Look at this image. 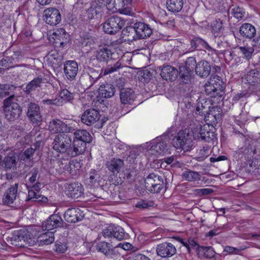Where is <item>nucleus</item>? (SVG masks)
<instances>
[{"label":"nucleus","instance_id":"nucleus-1","mask_svg":"<svg viewBox=\"0 0 260 260\" xmlns=\"http://www.w3.org/2000/svg\"><path fill=\"white\" fill-rule=\"evenodd\" d=\"M150 148L147 151L144 157H146V160L149 162H172L175 161L176 162H179L177 160V156L172 155L164 159H158L162 156L165 153L167 145L161 138H158L153 140L150 143Z\"/></svg>","mask_w":260,"mask_h":260},{"label":"nucleus","instance_id":"nucleus-2","mask_svg":"<svg viewBox=\"0 0 260 260\" xmlns=\"http://www.w3.org/2000/svg\"><path fill=\"white\" fill-rule=\"evenodd\" d=\"M31 135H34L35 137V140L36 143L35 144V149L30 148L26 150L24 152L20 154V156L18 157L16 154L13 151H9L7 154V156L5 157L3 160V162H16L20 159L21 161H30L33 156V154L35 151V149L39 148L42 140L44 138V135L40 131L31 132Z\"/></svg>","mask_w":260,"mask_h":260},{"label":"nucleus","instance_id":"nucleus-3","mask_svg":"<svg viewBox=\"0 0 260 260\" xmlns=\"http://www.w3.org/2000/svg\"><path fill=\"white\" fill-rule=\"evenodd\" d=\"M74 136L73 156L82 153L85 150L86 143L90 142L92 139L90 134L84 129L77 130L74 132Z\"/></svg>","mask_w":260,"mask_h":260},{"label":"nucleus","instance_id":"nucleus-4","mask_svg":"<svg viewBox=\"0 0 260 260\" xmlns=\"http://www.w3.org/2000/svg\"><path fill=\"white\" fill-rule=\"evenodd\" d=\"M4 111L6 117L9 121L18 119L21 113V110L17 103V97L11 95L4 102Z\"/></svg>","mask_w":260,"mask_h":260},{"label":"nucleus","instance_id":"nucleus-5","mask_svg":"<svg viewBox=\"0 0 260 260\" xmlns=\"http://www.w3.org/2000/svg\"><path fill=\"white\" fill-rule=\"evenodd\" d=\"M173 145L177 149L184 152L190 150L193 144L189 129H185L179 132L173 139Z\"/></svg>","mask_w":260,"mask_h":260},{"label":"nucleus","instance_id":"nucleus-6","mask_svg":"<svg viewBox=\"0 0 260 260\" xmlns=\"http://www.w3.org/2000/svg\"><path fill=\"white\" fill-rule=\"evenodd\" d=\"M125 23V21L123 18L113 15L108 18L103 24V30L108 34H115L124 26Z\"/></svg>","mask_w":260,"mask_h":260},{"label":"nucleus","instance_id":"nucleus-7","mask_svg":"<svg viewBox=\"0 0 260 260\" xmlns=\"http://www.w3.org/2000/svg\"><path fill=\"white\" fill-rule=\"evenodd\" d=\"M145 186L151 193H159L164 187L163 178L154 173L150 174L145 179Z\"/></svg>","mask_w":260,"mask_h":260},{"label":"nucleus","instance_id":"nucleus-8","mask_svg":"<svg viewBox=\"0 0 260 260\" xmlns=\"http://www.w3.org/2000/svg\"><path fill=\"white\" fill-rule=\"evenodd\" d=\"M102 234L105 238H113L119 241L126 239L128 237V234L120 226L110 225L103 229Z\"/></svg>","mask_w":260,"mask_h":260},{"label":"nucleus","instance_id":"nucleus-9","mask_svg":"<svg viewBox=\"0 0 260 260\" xmlns=\"http://www.w3.org/2000/svg\"><path fill=\"white\" fill-rule=\"evenodd\" d=\"M222 81L219 76L211 78L205 85L206 94L211 97L215 96L222 90Z\"/></svg>","mask_w":260,"mask_h":260},{"label":"nucleus","instance_id":"nucleus-10","mask_svg":"<svg viewBox=\"0 0 260 260\" xmlns=\"http://www.w3.org/2000/svg\"><path fill=\"white\" fill-rule=\"evenodd\" d=\"M71 137L67 134L57 135L52 143L53 148L57 152H63L71 144Z\"/></svg>","mask_w":260,"mask_h":260},{"label":"nucleus","instance_id":"nucleus-11","mask_svg":"<svg viewBox=\"0 0 260 260\" xmlns=\"http://www.w3.org/2000/svg\"><path fill=\"white\" fill-rule=\"evenodd\" d=\"M64 192L67 196L74 199L84 197V188L78 182L67 183L64 184Z\"/></svg>","mask_w":260,"mask_h":260},{"label":"nucleus","instance_id":"nucleus-12","mask_svg":"<svg viewBox=\"0 0 260 260\" xmlns=\"http://www.w3.org/2000/svg\"><path fill=\"white\" fill-rule=\"evenodd\" d=\"M27 116L33 124L39 125L42 121L40 108L36 104L31 103L28 105Z\"/></svg>","mask_w":260,"mask_h":260},{"label":"nucleus","instance_id":"nucleus-13","mask_svg":"<svg viewBox=\"0 0 260 260\" xmlns=\"http://www.w3.org/2000/svg\"><path fill=\"white\" fill-rule=\"evenodd\" d=\"M73 99V94L67 89H63L59 93V98L53 99H45L42 101V103L47 105L60 106L63 102L69 101Z\"/></svg>","mask_w":260,"mask_h":260},{"label":"nucleus","instance_id":"nucleus-14","mask_svg":"<svg viewBox=\"0 0 260 260\" xmlns=\"http://www.w3.org/2000/svg\"><path fill=\"white\" fill-rule=\"evenodd\" d=\"M157 255L166 258L171 257L176 253L175 246L171 243L164 242L158 244L156 249Z\"/></svg>","mask_w":260,"mask_h":260},{"label":"nucleus","instance_id":"nucleus-15","mask_svg":"<svg viewBox=\"0 0 260 260\" xmlns=\"http://www.w3.org/2000/svg\"><path fill=\"white\" fill-rule=\"evenodd\" d=\"M101 115L99 111L94 109H89L84 112L81 116V121L88 126L95 123L100 119Z\"/></svg>","mask_w":260,"mask_h":260},{"label":"nucleus","instance_id":"nucleus-16","mask_svg":"<svg viewBox=\"0 0 260 260\" xmlns=\"http://www.w3.org/2000/svg\"><path fill=\"white\" fill-rule=\"evenodd\" d=\"M44 19L47 23L51 25H55L60 21L61 15L57 9L50 8L44 11Z\"/></svg>","mask_w":260,"mask_h":260},{"label":"nucleus","instance_id":"nucleus-17","mask_svg":"<svg viewBox=\"0 0 260 260\" xmlns=\"http://www.w3.org/2000/svg\"><path fill=\"white\" fill-rule=\"evenodd\" d=\"M63 71L65 77L70 80H73L78 72V63L74 60H68L63 65Z\"/></svg>","mask_w":260,"mask_h":260},{"label":"nucleus","instance_id":"nucleus-18","mask_svg":"<svg viewBox=\"0 0 260 260\" xmlns=\"http://www.w3.org/2000/svg\"><path fill=\"white\" fill-rule=\"evenodd\" d=\"M64 217L68 222L75 223L83 219L84 214L79 208H69L65 212Z\"/></svg>","mask_w":260,"mask_h":260},{"label":"nucleus","instance_id":"nucleus-19","mask_svg":"<svg viewBox=\"0 0 260 260\" xmlns=\"http://www.w3.org/2000/svg\"><path fill=\"white\" fill-rule=\"evenodd\" d=\"M63 220L59 215L54 214L51 215L42 224L43 229L50 231L58 227H61Z\"/></svg>","mask_w":260,"mask_h":260},{"label":"nucleus","instance_id":"nucleus-20","mask_svg":"<svg viewBox=\"0 0 260 260\" xmlns=\"http://www.w3.org/2000/svg\"><path fill=\"white\" fill-rule=\"evenodd\" d=\"M18 184L15 183L9 187L4 193L3 202L5 205H10L14 203L18 197Z\"/></svg>","mask_w":260,"mask_h":260},{"label":"nucleus","instance_id":"nucleus-21","mask_svg":"<svg viewBox=\"0 0 260 260\" xmlns=\"http://www.w3.org/2000/svg\"><path fill=\"white\" fill-rule=\"evenodd\" d=\"M178 71L174 67L170 66H165L161 70L160 76L165 80L173 81L178 77Z\"/></svg>","mask_w":260,"mask_h":260},{"label":"nucleus","instance_id":"nucleus-22","mask_svg":"<svg viewBox=\"0 0 260 260\" xmlns=\"http://www.w3.org/2000/svg\"><path fill=\"white\" fill-rule=\"evenodd\" d=\"M134 28L138 39H145L152 34V30L148 25L142 22L135 23Z\"/></svg>","mask_w":260,"mask_h":260},{"label":"nucleus","instance_id":"nucleus-23","mask_svg":"<svg viewBox=\"0 0 260 260\" xmlns=\"http://www.w3.org/2000/svg\"><path fill=\"white\" fill-rule=\"evenodd\" d=\"M49 131L53 134L61 133L68 130L67 125L60 119H56L51 120L48 125Z\"/></svg>","mask_w":260,"mask_h":260},{"label":"nucleus","instance_id":"nucleus-24","mask_svg":"<svg viewBox=\"0 0 260 260\" xmlns=\"http://www.w3.org/2000/svg\"><path fill=\"white\" fill-rule=\"evenodd\" d=\"M96 247L98 251L102 252L107 256L113 257V256H116L118 254L115 251L116 248L108 242H99L96 244Z\"/></svg>","mask_w":260,"mask_h":260},{"label":"nucleus","instance_id":"nucleus-25","mask_svg":"<svg viewBox=\"0 0 260 260\" xmlns=\"http://www.w3.org/2000/svg\"><path fill=\"white\" fill-rule=\"evenodd\" d=\"M97 7L100 8L104 11L105 8L112 12H117L116 2L114 0H94L92 2Z\"/></svg>","mask_w":260,"mask_h":260},{"label":"nucleus","instance_id":"nucleus-26","mask_svg":"<svg viewBox=\"0 0 260 260\" xmlns=\"http://www.w3.org/2000/svg\"><path fill=\"white\" fill-rule=\"evenodd\" d=\"M47 63L53 68L57 67L61 60V56L56 50L50 51L46 56Z\"/></svg>","mask_w":260,"mask_h":260},{"label":"nucleus","instance_id":"nucleus-27","mask_svg":"<svg viewBox=\"0 0 260 260\" xmlns=\"http://www.w3.org/2000/svg\"><path fill=\"white\" fill-rule=\"evenodd\" d=\"M196 74L201 77H207L211 71L209 63L205 60H202L198 62L195 68Z\"/></svg>","mask_w":260,"mask_h":260},{"label":"nucleus","instance_id":"nucleus-28","mask_svg":"<svg viewBox=\"0 0 260 260\" xmlns=\"http://www.w3.org/2000/svg\"><path fill=\"white\" fill-rule=\"evenodd\" d=\"M114 87L110 84H102L99 88V95L102 98H110L114 95Z\"/></svg>","mask_w":260,"mask_h":260},{"label":"nucleus","instance_id":"nucleus-29","mask_svg":"<svg viewBox=\"0 0 260 260\" xmlns=\"http://www.w3.org/2000/svg\"><path fill=\"white\" fill-rule=\"evenodd\" d=\"M240 33L243 37L251 39L256 34L255 27L250 23H244L240 28Z\"/></svg>","mask_w":260,"mask_h":260},{"label":"nucleus","instance_id":"nucleus-30","mask_svg":"<svg viewBox=\"0 0 260 260\" xmlns=\"http://www.w3.org/2000/svg\"><path fill=\"white\" fill-rule=\"evenodd\" d=\"M196 251L200 257H204L207 258H211L215 255V251L211 246H198Z\"/></svg>","mask_w":260,"mask_h":260},{"label":"nucleus","instance_id":"nucleus-31","mask_svg":"<svg viewBox=\"0 0 260 260\" xmlns=\"http://www.w3.org/2000/svg\"><path fill=\"white\" fill-rule=\"evenodd\" d=\"M183 0H167V7L169 11L172 12H180L183 6Z\"/></svg>","mask_w":260,"mask_h":260},{"label":"nucleus","instance_id":"nucleus-32","mask_svg":"<svg viewBox=\"0 0 260 260\" xmlns=\"http://www.w3.org/2000/svg\"><path fill=\"white\" fill-rule=\"evenodd\" d=\"M134 92L130 88L122 89L120 91V99L123 104L129 103L134 99Z\"/></svg>","mask_w":260,"mask_h":260},{"label":"nucleus","instance_id":"nucleus-33","mask_svg":"<svg viewBox=\"0 0 260 260\" xmlns=\"http://www.w3.org/2000/svg\"><path fill=\"white\" fill-rule=\"evenodd\" d=\"M54 241V233L48 231L41 234L38 237V241L41 245H49Z\"/></svg>","mask_w":260,"mask_h":260},{"label":"nucleus","instance_id":"nucleus-34","mask_svg":"<svg viewBox=\"0 0 260 260\" xmlns=\"http://www.w3.org/2000/svg\"><path fill=\"white\" fill-rule=\"evenodd\" d=\"M52 36L55 41L57 40L60 41L59 43L61 45L67 42L69 38V35L62 28L54 30Z\"/></svg>","mask_w":260,"mask_h":260},{"label":"nucleus","instance_id":"nucleus-35","mask_svg":"<svg viewBox=\"0 0 260 260\" xmlns=\"http://www.w3.org/2000/svg\"><path fill=\"white\" fill-rule=\"evenodd\" d=\"M99 178L100 176L98 172L94 169H92L89 173V177L85 179V183L88 186H94L99 185Z\"/></svg>","mask_w":260,"mask_h":260},{"label":"nucleus","instance_id":"nucleus-36","mask_svg":"<svg viewBox=\"0 0 260 260\" xmlns=\"http://www.w3.org/2000/svg\"><path fill=\"white\" fill-rule=\"evenodd\" d=\"M103 11L92 2L91 7L86 12V16L89 19H92L102 15Z\"/></svg>","mask_w":260,"mask_h":260},{"label":"nucleus","instance_id":"nucleus-37","mask_svg":"<svg viewBox=\"0 0 260 260\" xmlns=\"http://www.w3.org/2000/svg\"><path fill=\"white\" fill-rule=\"evenodd\" d=\"M260 77V73L253 70L249 72L245 76V80L247 82L252 85H254L258 83Z\"/></svg>","mask_w":260,"mask_h":260},{"label":"nucleus","instance_id":"nucleus-38","mask_svg":"<svg viewBox=\"0 0 260 260\" xmlns=\"http://www.w3.org/2000/svg\"><path fill=\"white\" fill-rule=\"evenodd\" d=\"M112 55L111 51L107 48H103L96 51V58L100 61H106Z\"/></svg>","mask_w":260,"mask_h":260},{"label":"nucleus","instance_id":"nucleus-39","mask_svg":"<svg viewBox=\"0 0 260 260\" xmlns=\"http://www.w3.org/2000/svg\"><path fill=\"white\" fill-rule=\"evenodd\" d=\"M201 135L203 136L202 137V140H205L207 142H209L215 138L214 133L213 132L210 131L208 124H204L201 126Z\"/></svg>","mask_w":260,"mask_h":260},{"label":"nucleus","instance_id":"nucleus-40","mask_svg":"<svg viewBox=\"0 0 260 260\" xmlns=\"http://www.w3.org/2000/svg\"><path fill=\"white\" fill-rule=\"evenodd\" d=\"M122 35L123 38H125V39L132 41L138 39L136 38V30L134 26H127L122 31Z\"/></svg>","mask_w":260,"mask_h":260},{"label":"nucleus","instance_id":"nucleus-41","mask_svg":"<svg viewBox=\"0 0 260 260\" xmlns=\"http://www.w3.org/2000/svg\"><path fill=\"white\" fill-rule=\"evenodd\" d=\"M44 83L42 78L37 77L29 82L26 86L25 89L27 92H29L36 88L42 86Z\"/></svg>","mask_w":260,"mask_h":260},{"label":"nucleus","instance_id":"nucleus-42","mask_svg":"<svg viewBox=\"0 0 260 260\" xmlns=\"http://www.w3.org/2000/svg\"><path fill=\"white\" fill-rule=\"evenodd\" d=\"M183 178L190 182H194L201 180V175L198 173L191 171H185L182 175Z\"/></svg>","mask_w":260,"mask_h":260},{"label":"nucleus","instance_id":"nucleus-43","mask_svg":"<svg viewBox=\"0 0 260 260\" xmlns=\"http://www.w3.org/2000/svg\"><path fill=\"white\" fill-rule=\"evenodd\" d=\"M81 166L80 164H68L64 166V168L72 176H76L80 172Z\"/></svg>","mask_w":260,"mask_h":260},{"label":"nucleus","instance_id":"nucleus-44","mask_svg":"<svg viewBox=\"0 0 260 260\" xmlns=\"http://www.w3.org/2000/svg\"><path fill=\"white\" fill-rule=\"evenodd\" d=\"M4 169L7 172L6 175L8 179H11L13 175L18 174L17 171V164H4Z\"/></svg>","mask_w":260,"mask_h":260},{"label":"nucleus","instance_id":"nucleus-45","mask_svg":"<svg viewBox=\"0 0 260 260\" xmlns=\"http://www.w3.org/2000/svg\"><path fill=\"white\" fill-rule=\"evenodd\" d=\"M191 47L196 49L199 46H201L208 51H212V48L204 40L200 38H194L191 41Z\"/></svg>","mask_w":260,"mask_h":260},{"label":"nucleus","instance_id":"nucleus-46","mask_svg":"<svg viewBox=\"0 0 260 260\" xmlns=\"http://www.w3.org/2000/svg\"><path fill=\"white\" fill-rule=\"evenodd\" d=\"M107 168L111 175H117L121 171L123 164H107Z\"/></svg>","mask_w":260,"mask_h":260},{"label":"nucleus","instance_id":"nucleus-47","mask_svg":"<svg viewBox=\"0 0 260 260\" xmlns=\"http://www.w3.org/2000/svg\"><path fill=\"white\" fill-rule=\"evenodd\" d=\"M191 71L186 67L183 66L180 67L179 68V74L181 78H182L183 82L187 83L190 79Z\"/></svg>","mask_w":260,"mask_h":260},{"label":"nucleus","instance_id":"nucleus-48","mask_svg":"<svg viewBox=\"0 0 260 260\" xmlns=\"http://www.w3.org/2000/svg\"><path fill=\"white\" fill-rule=\"evenodd\" d=\"M142 156L137 155L135 151H131L129 155L127 157L126 161L128 162H135V161H143L142 158Z\"/></svg>","mask_w":260,"mask_h":260},{"label":"nucleus","instance_id":"nucleus-49","mask_svg":"<svg viewBox=\"0 0 260 260\" xmlns=\"http://www.w3.org/2000/svg\"><path fill=\"white\" fill-rule=\"evenodd\" d=\"M232 13L236 18L241 19L244 16L245 12L242 8L238 6L232 9Z\"/></svg>","mask_w":260,"mask_h":260},{"label":"nucleus","instance_id":"nucleus-50","mask_svg":"<svg viewBox=\"0 0 260 260\" xmlns=\"http://www.w3.org/2000/svg\"><path fill=\"white\" fill-rule=\"evenodd\" d=\"M209 148L208 147H204L200 150L199 156L197 157V160L199 161H204L207 157L209 154Z\"/></svg>","mask_w":260,"mask_h":260},{"label":"nucleus","instance_id":"nucleus-51","mask_svg":"<svg viewBox=\"0 0 260 260\" xmlns=\"http://www.w3.org/2000/svg\"><path fill=\"white\" fill-rule=\"evenodd\" d=\"M239 49L247 59H249L251 57L252 53L254 51L253 48L250 47H240Z\"/></svg>","mask_w":260,"mask_h":260},{"label":"nucleus","instance_id":"nucleus-52","mask_svg":"<svg viewBox=\"0 0 260 260\" xmlns=\"http://www.w3.org/2000/svg\"><path fill=\"white\" fill-rule=\"evenodd\" d=\"M121 63L119 62H117L114 65L108 66L104 70V74L108 75L111 74L114 72L116 71L118 69L120 68Z\"/></svg>","mask_w":260,"mask_h":260},{"label":"nucleus","instance_id":"nucleus-53","mask_svg":"<svg viewBox=\"0 0 260 260\" xmlns=\"http://www.w3.org/2000/svg\"><path fill=\"white\" fill-rule=\"evenodd\" d=\"M153 203L152 201L141 200L137 202L136 205V207L140 209H146L153 206Z\"/></svg>","mask_w":260,"mask_h":260},{"label":"nucleus","instance_id":"nucleus-54","mask_svg":"<svg viewBox=\"0 0 260 260\" xmlns=\"http://www.w3.org/2000/svg\"><path fill=\"white\" fill-rule=\"evenodd\" d=\"M197 62L195 58L194 57H189L186 60V65L183 66L184 67H186L188 70L192 71L194 68L196 67Z\"/></svg>","mask_w":260,"mask_h":260},{"label":"nucleus","instance_id":"nucleus-55","mask_svg":"<svg viewBox=\"0 0 260 260\" xmlns=\"http://www.w3.org/2000/svg\"><path fill=\"white\" fill-rule=\"evenodd\" d=\"M213 190L211 188L196 189L194 193L199 196L208 195L212 193Z\"/></svg>","mask_w":260,"mask_h":260},{"label":"nucleus","instance_id":"nucleus-56","mask_svg":"<svg viewBox=\"0 0 260 260\" xmlns=\"http://www.w3.org/2000/svg\"><path fill=\"white\" fill-rule=\"evenodd\" d=\"M133 0H118V2L116 3L115 6L117 11L121 10L125 6H127L131 4Z\"/></svg>","mask_w":260,"mask_h":260},{"label":"nucleus","instance_id":"nucleus-57","mask_svg":"<svg viewBox=\"0 0 260 260\" xmlns=\"http://www.w3.org/2000/svg\"><path fill=\"white\" fill-rule=\"evenodd\" d=\"M221 112L220 108L218 107H213L210 110L209 116L211 115L213 117L215 120H217L220 116Z\"/></svg>","mask_w":260,"mask_h":260},{"label":"nucleus","instance_id":"nucleus-58","mask_svg":"<svg viewBox=\"0 0 260 260\" xmlns=\"http://www.w3.org/2000/svg\"><path fill=\"white\" fill-rule=\"evenodd\" d=\"M222 28V22L218 20L213 22L212 24V29L215 33L219 32Z\"/></svg>","mask_w":260,"mask_h":260},{"label":"nucleus","instance_id":"nucleus-59","mask_svg":"<svg viewBox=\"0 0 260 260\" xmlns=\"http://www.w3.org/2000/svg\"><path fill=\"white\" fill-rule=\"evenodd\" d=\"M192 135L195 140H202V137H203L201 134V126L197 127L192 131Z\"/></svg>","mask_w":260,"mask_h":260},{"label":"nucleus","instance_id":"nucleus-60","mask_svg":"<svg viewBox=\"0 0 260 260\" xmlns=\"http://www.w3.org/2000/svg\"><path fill=\"white\" fill-rule=\"evenodd\" d=\"M67 248V247L65 244L59 243L55 244L54 249L58 253H63L65 252Z\"/></svg>","mask_w":260,"mask_h":260},{"label":"nucleus","instance_id":"nucleus-61","mask_svg":"<svg viewBox=\"0 0 260 260\" xmlns=\"http://www.w3.org/2000/svg\"><path fill=\"white\" fill-rule=\"evenodd\" d=\"M39 171L37 168H33L30 172L31 176L29 179V181L30 183H34L36 181V178L38 174Z\"/></svg>","mask_w":260,"mask_h":260},{"label":"nucleus","instance_id":"nucleus-62","mask_svg":"<svg viewBox=\"0 0 260 260\" xmlns=\"http://www.w3.org/2000/svg\"><path fill=\"white\" fill-rule=\"evenodd\" d=\"M87 79H89L91 82V84L89 86H91L93 83H94L99 77V75L98 73L96 72H93L92 75H87L85 76Z\"/></svg>","mask_w":260,"mask_h":260},{"label":"nucleus","instance_id":"nucleus-63","mask_svg":"<svg viewBox=\"0 0 260 260\" xmlns=\"http://www.w3.org/2000/svg\"><path fill=\"white\" fill-rule=\"evenodd\" d=\"M211 162H215L216 161H220L224 160H228V157L225 155L214 156L210 158Z\"/></svg>","mask_w":260,"mask_h":260},{"label":"nucleus","instance_id":"nucleus-64","mask_svg":"<svg viewBox=\"0 0 260 260\" xmlns=\"http://www.w3.org/2000/svg\"><path fill=\"white\" fill-rule=\"evenodd\" d=\"M147 258L145 255L140 254H134L132 258V260H145Z\"/></svg>","mask_w":260,"mask_h":260}]
</instances>
